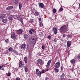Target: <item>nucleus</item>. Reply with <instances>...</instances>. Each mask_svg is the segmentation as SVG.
<instances>
[{"mask_svg": "<svg viewBox=\"0 0 80 80\" xmlns=\"http://www.w3.org/2000/svg\"><path fill=\"white\" fill-rule=\"evenodd\" d=\"M61 70H63V68H61Z\"/></svg>", "mask_w": 80, "mask_h": 80, "instance_id": "09e8293b", "label": "nucleus"}, {"mask_svg": "<svg viewBox=\"0 0 80 80\" xmlns=\"http://www.w3.org/2000/svg\"><path fill=\"white\" fill-rule=\"evenodd\" d=\"M6 17L5 15L4 14H0V19H3V18H5Z\"/></svg>", "mask_w": 80, "mask_h": 80, "instance_id": "1a4fd4ad", "label": "nucleus"}, {"mask_svg": "<svg viewBox=\"0 0 80 80\" xmlns=\"http://www.w3.org/2000/svg\"><path fill=\"white\" fill-rule=\"evenodd\" d=\"M46 72V71H45V70H42L41 71V73H45V72Z\"/></svg>", "mask_w": 80, "mask_h": 80, "instance_id": "72a5a7b5", "label": "nucleus"}, {"mask_svg": "<svg viewBox=\"0 0 80 80\" xmlns=\"http://www.w3.org/2000/svg\"><path fill=\"white\" fill-rule=\"evenodd\" d=\"M30 22H31V23H32V22H33V19H30Z\"/></svg>", "mask_w": 80, "mask_h": 80, "instance_id": "ea45409f", "label": "nucleus"}, {"mask_svg": "<svg viewBox=\"0 0 80 80\" xmlns=\"http://www.w3.org/2000/svg\"><path fill=\"white\" fill-rule=\"evenodd\" d=\"M78 9H80V2L79 5Z\"/></svg>", "mask_w": 80, "mask_h": 80, "instance_id": "a18cd8bd", "label": "nucleus"}, {"mask_svg": "<svg viewBox=\"0 0 80 80\" xmlns=\"http://www.w3.org/2000/svg\"><path fill=\"white\" fill-rule=\"evenodd\" d=\"M33 32H34V30L32 28L29 30V33L30 34H32Z\"/></svg>", "mask_w": 80, "mask_h": 80, "instance_id": "2eb2a0df", "label": "nucleus"}, {"mask_svg": "<svg viewBox=\"0 0 80 80\" xmlns=\"http://www.w3.org/2000/svg\"><path fill=\"white\" fill-rule=\"evenodd\" d=\"M77 59H78V60H80V54H79L77 56Z\"/></svg>", "mask_w": 80, "mask_h": 80, "instance_id": "7c9ffc66", "label": "nucleus"}, {"mask_svg": "<svg viewBox=\"0 0 80 80\" xmlns=\"http://www.w3.org/2000/svg\"><path fill=\"white\" fill-rule=\"evenodd\" d=\"M5 42H6V43H8L9 42V40L8 39H6V40H5Z\"/></svg>", "mask_w": 80, "mask_h": 80, "instance_id": "f704fd0d", "label": "nucleus"}, {"mask_svg": "<svg viewBox=\"0 0 80 80\" xmlns=\"http://www.w3.org/2000/svg\"><path fill=\"white\" fill-rule=\"evenodd\" d=\"M40 27H42L43 26V23L42 22H40V24H39Z\"/></svg>", "mask_w": 80, "mask_h": 80, "instance_id": "c9c22d12", "label": "nucleus"}, {"mask_svg": "<svg viewBox=\"0 0 80 80\" xmlns=\"http://www.w3.org/2000/svg\"><path fill=\"white\" fill-rule=\"evenodd\" d=\"M8 76V77H10V75H11V73H10V72H8V74L7 75Z\"/></svg>", "mask_w": 80, "mask_h": 80, "instance_id": "58836bf2", "label": "nucleus"}, {"mask_svg": "<svg viewBox=\"0 0 80 80\" xmlns=\"http://www.w3.org/2000/svg\"><path fill=\"white\" fill-rule=\"evenodd\" d=\"M57 41V38H55L54 39V42H56Z\"/></svg>", "mask_w": 80, "mask_h": 80, "instance_id": "4c0bfd02", "label": "nucleus"}, {"mask_svg": "<svg viewBox=\"0 0 80 80\" xmlns=\"http://www.w3.org/2000/svg\"><path fill=\"white\" fill-rule=\"evenodd\" d=\"M17 32L18 33V34H21L23 32V30L22 29H19L17 31Z\"/></svg>", "mask_w": 80, "mask_h": 80, "instance_id": "6ab92c4d", "label": "nucleus"}, {"mask_svg": "<svg viewBox=\"0 0 80 80\" xmlns=\"http://www.w3.org/2000/svg\"><path fill=\"white\" fill-rule=\"evenodd\" d=\"M2 22H3L4 23H5L7 22V20L6 19H3L2 20Z\"/></svg>", "mask_w": 80, "mask_h": 80, "instance_id": "cd10ccee", "label": "nucleus"}, {"mask_svg": "<svg viewBox=\"0 0 80 80\" xmlns=\"http://www.w3.org/2000/svg\"><path fill=\"white\" fill-rule=\"evenodd\" d=\"M26 1H31V0H26Z\"/></svg>", "mask_w": 80, "mask_h": 80, "instance_id": "de8ad7c7", "label": "nucleus"}, {"mask_svg": "<svg viewBox=\"0 0 80 80\" xmlns=\"http://www.w3.org/2000/svg\"><path fill=\"white\" fill-rule=\"evenodd\" d=\"M52 12L53 13H55L57 12V9L55 8H53L52 10Z\"/></svg>", "mask_w": 80, "mask_h": 80, "instance_id": "a878e982", "label": "nucleus"}, {"mask_svg": "<svg viewBox=\"0 0 80 80\" xmlns=\"http://www.w3.org/2000/svg\"><path fill=\"white\" fill-rule=\"evenodd\" d=\"M48 39H50V38H51V36L49 35L48 36Z\"/></svg>", "mask_w": 80, "mask_h": 80, "instance_id": "a19ab883", "label": "nucleus"}, {"mask_svg": "<svg viewBox=\"0 0 80 80\" xmlns=\"http://www.w3.org/2000/svg\"><path fill=\"white\" fill-rule=\"evenodd\" d=\"M12 1L14 3H15L16 4L18 3V0H12Z\"/></svg>", "mask_w": 80, "mask_h": 80, "instance_id": "393cba45", "label": "nucleus"}, {"mask_svg": "<svg viewBox=\"0 0 80 80\" xmlns=\"http://www.w3.org/2000/svg\"><path fill=\"white\" fill-rule=\"evenodd\" d=\"M63 8H60L59 10V12H62V11H63Z\"/></svg>", "mask_w": 80, "mask_h": 80, "instance_id": "2f4dec72", "label": "nucleus"}, {"mask_svg": "<svg viewBox=\"0 0 80 80\" xmlns=\"http://www.w3.org/2000/svg\"><path fill=\"white\" fill-rule=\"evenodd\" d=\"M50 63H51V60H49L46 66L47 68H49V67H50Z\"/></svg>", "mask_w": 80, "mask_h": 80, "instance_id": "9d476101", "label": "nucleus"}, {"mask_svg": "<svg viewBox=\"0 0 80 80\" xmlns=\"http://www.w3.org/2000/svg\"><path fill=\"white\" fill-rule=\"evenodd\" d=\"M67 26L66 25H64L60 28V30L62 33H64L65 32L67 31Z\"/></svg>", "mask_w": 80, "mask_h": 80, "instance_id": "f257e3e1", "label": "nucleus"}, {"mask_svg": "<svg viewBox=\"0 0 80 80\" xmlns=\"http://www.w3.org/2000/svg\"><path fill=\"white\" fill-rule=\"evenodd\" d=\"M12 52H13V53H14L15 55H18V52H17V51H16L15 50H13Z\"/></svg>", "mask_w": 80, "mask_h": 80, "instance_id": "b1692460", "label": "nucleus"}, {"mask_svg": "<svg viewBox=\"0 0 80 80\" xmlns=\"http://www.w3.org/2000/svg\"><path fill=\"white\" fill-rule=\"evenodd\" d=\"M9 52H12L13 50V48H12L10 47L8 49Z\"/></svg>", "mask_w": 80, "mask_h": 80, "instance_id": "c756f323", "label": "nucleus"}, {"mask_svg": "<svg viewBox=\"0 0 80 80\" xmlns=\"http://www.w3.org/2000/svg\"><path fill=\"white\" fill-rule=\"evenodd\" d=\"M23 37L24 39L25 40H27L28 38H29V36L28 35L26 34H25L23 35Z\"/></svg>", "mask_w": 80, "mask_h": 80, "instance_id": "f8f14e48", "label": "nucleus"}, {"mask_svg": "<svg viewBox=\"0 0 80 80\" xmlns=\"http://www.w3.org/2000/svg\"><path fill=\"white\" fill-rule=\"evenodd\" d=\"M38 20H39V21H40V22H41V21H42V18H38Z\"/></svg>", "mask_w": 80, "mask_h": 80, "instance_id": "37998d69", "label": "nucleus"}, {"mask_svg": "<svg viewBox=\"0 0 80 80\" xmlns=\"http://www.w3.org/2000/svg\"><path fill=\"white\" fill-rule=\"evenodd\" d=\"M65 76V74L64 73H63L61 76V78L62 79H63Z\"/></svg>", "mask_w": 80, "mask_h": 80, "instance_id": "4be33fe9", "label": "nucleus"}, {"mask_svg": "<svg viewBox=\"0 0 80 80\" xmlns=\"http://www.w3.org/2000/svg\"><path fill=\"white\" fill-rule=\"evenodd\" d=\"M70 62L72 64H74L75 63V60L74 59H72L70 60Z\"/></svg>", "mask_w": 80, "mask_h": 80, "instance_id": "a211bd4d", "label": "nucleus"}, {"mask_svg": "<svg viewBox=\"0 0 80 80\" xmlns=\"http://www.w3.org/2000/svg\"><path fill=\"white\" fill-rule=\"evenodd\" d=\"M36 73L39 76V77H41V72L39 71V69H37L36 70Z\"/></svg>", "mask_w": 80, "mask_h": 80, "instance_id": "20e7f679", "label": "nucleus"}, {"mask_svg": "<svg viewBox=\"0 0 80 80\" xmlns=\"http://www.w3.org/2000/svg\"><path fill=\"white\" fill-rule=\"evenodd\" d=\"M19 8L20 9V10H22V5L21 3L19 2Z\"/></svg>", "mask_w": 80, "mask_h": 80, "instance_id": "5701e85b", "label": "nucleus"}, {"mask_svg": "<svg viewBox=\"0 0 80 80\" xmlns=\"http://www.w3.org/2000/svg\"><path fill=\"white\" fill-rule=\"evenodd\" d=\"M54 70L56 72H58L59 71L58 69V68H56L54 69Z\"/></svg>", "mask_w": 80, "mask_h": 80, "instance_id": "bb28decb", "label": "nucleus"}, {"mask_svg": "<svg viewBox=\"0 0 80 80\" xmlns=\"http://www.w3.org/2000/svg\"><path fill=\"white\" fill-rule=\"evenodd\" d=\"M63 37H66L65 34H63Z\"/></svg>", "mask_w": 80, "mask_h": 80, "instance_id": "c03bdc74", "label": "nucleus"}, {"mask_svg": "<svg viewBox=\"0 0 80 80\" xmlns=\"http://www.w3.org/2000/svg\"><path fill=\"white\" fill-rule=\"evenodd\" d=\"M48 70H49L48 69H47L45 70L46 72H47V71H48Z\"/></svg>", "mask_w": 80, "mask_h": 80, "instance_id": "49530a36", "label": "nucleus"}, {"mask_svg": "<svg viewBox=\"0 0 80 80\" xmlns=\"http://www.w3.org/2000/svg\"><path fill=\"white\" fill-rule=\"evenodd\" d=\"M60 66V61H58V62L54 65V67L55 68H59Z\"/></svg>", "mask_w": 80, "mask_h": 80, "instance_id": "7ed1b4c3", "label": "nucleus"}, {"mask_svg": "<svg viewBox=\"0 0 80 80\" xmlns=\"http://www.w3.org/2000/svg\"><path fill=\"white\" fill-rule=\"evenodd\" d=\"M14 18V17L12 15H10L9 16L8 18L9 20H13V19Z\"/></svg>", "mask_w": 80, "mask_h": 80, "instance_id": "f3484780", "label": "nucleus"}, {"mask_svg": "<svg viewBox=\"0 0 80 80\" xmlns=\"http://www.w3.org/2000/svg\"><path fill=\"white\" fill-rule=\"evenodd\" d=\"M19 67L20 68H22L24 66V64H23V62L22 61H20L19 62Z\"/></svg>", "mask_w": 80, "mask_h": 80, "instance_id": "39448f33", "label": "nucleus"}, {"mask_svg": "<svg viewBox=\"0 0 80 80\" xmlns=\"http://www.w3.org/2000/svg\"><path fill=\"white\" fill-rule=\"evenodd\" d=\"M53 30L54 34H57V32H58L57 28L55 27L53 28Z\"/></svg>", "mask_w": 80, "mask_h": 80, "instance_id": "6e6552de", "label": "nucleus"}, {"mask_svg": "<svg viewBox=\"0 0 80 80\" xmlns=\"http://www.w3.org/2000/svg\"><path fill=\"white\" fill-rule=\"evenodd\" d=\"M38 5L39 7H40L41 8H43L44 7V4L43 3L41 2H39Z\"/></svg>", "mask_w": 80, "mask_h": 80, "instance_id": "9b49d317", "label": "nucleus"}, {"mask_svg": "<svg viewBox=\"0 0 80 80\" xmlns=\"http://www.w3.org/2000/svg\"><path fill=\"white\" fill-rule=\"evenodd\" d=\"M13 8V6H9L7 8H6V10H11V9H12Z\"/></svg>", "mask_w": 80, "mask_h": 80, "instance_id": "4468645a", "label": "nucleus"}, {"mask_svg": "<svg viewBox=\"0 0 80 80\" xmlns=\"http://www.w3.org/2000/svg\"><path fill=\"white\" fill-rule=\"evenodd\" d=\"M29 40H34V39L32 37H30L29 38Z\"/></svg>", "mask_w": 80, "mask_h": 80, "instance_id": "c85d7f7f", "label": "nucleus"}, {"mask_svg": "<svg viewBox=\"0 0 80 80\" xmlns=\"http://www.w3.org/2000/svg\"><path fill=\"white\" fill-rule=\"evenodd\" d=\"M71 44H72V43H71V41H67V45L68 47H70Z\"/></svg>", "mask_w": 80, "mask_h": 80, "instance_id": "ddd939ff", "label": "nucleus"}, {"mask_svg": "<svg viewBox=\"0 0 80 80\" xmlns=\"http://www.w3.org/2000/svg\"><path fill=\"white\" fill-rule=\"evenodd\" d=\"M45 80H47V79H46Z\"/></svg>", "mask_w": 80, "mask_h": 80, "instance_id": "3c124183", "label": "nucleus"}, {"mask_svg": "<svg viewBox=\"0 0 80 80\" xmlns=\"http://www.w3.org/2000/svg\"><path fill=\"white\" fill-rule=\"evenodd\" d=\"M24 62L25 63H27V61L28 60V58L27 57H24Z\"/></svg>", "mask_w": 80, "mask_h": 80, "instance_id": "aec40b11", "label": "nucleus"}, {"mask_svg": "<svg viewBox=\"0 0 80 80\" xmlns=\"http://www.w3.org/2000/svg\"><path fill=\"white\" fill-rule=\"evenodd\" d=\"M25 72H28V68H25Z\"/></svg>", "mask_w": 80, "mask_h": 80, "instance_id": "e433bc0d", "label": "nucleus"}, {"mask_svg": "<svg viewBox=\"0 0 80 80\" xmlns=\"http://www.w3.org/2000/svg\"><path fill=\"white\" fill-rule=\"evenodd\" d=\"M25 67H26V66H25Z\"/></svg>", "mask_w": 80, "mask_h": 80, "instance_id": "8fccbe9b", "label": "nucleus"}, {"mask_svg": "<svg viewBox=\"0 0 80 80\" xmlns=\"http://www.w3.org/2000/svg\"><path fill=\"white\" fill-rule=\"evenodd\" d=\"M21 49H23V50H25L26 48V44L25 43H23L21 46Z\"/></svg>", "mask_w": 80, "mask_h": 80, "instance_id": "0eeeda50", "label": "nucleus"}, {"mask_svg": "<svg viewBox=\"0 0 80 80\" xmlns=\"http://www.w3.org/2000/svg\"><path fill=\"white\" fill-rule=\"evenodd\" d=\"M42 50H45V48H46V47H45V46L43 45L42 47Z\"/></svg>", "mask_w": 80, "mask_h": 80, "instance_id": "473e14b6", "label": "nucleus"}, {"mask_svg": "<svg viewBox=\"0 0 80 80\" xmlns=\"http://www.w3.org/2000/svg\"><path fill=\"white\" fill-rule=\"evenodd\" d=\"M11 38H13V39H15L17 38V35L15 34H12L11 35Z\"/></svg>", "mask_w": 80, "mask_h": 80, "instance_id": "423d86ee", "label": "nucleus"}, {"mask_svg": "<svg viewBox=\"0 0 80 80\" xmlns=\"http://www.w3.org/2000/svg\"><path fill=\"white\" fill-rule=\"evenodd\" d=\"M16 80H20V78H16Z\"/></svg>", "mask_w": 80, "mask_h": 80, "instance_id": "79ce46f5", "label": "nucleus"}, {"mask_svg": "<svg viewBox=\"0 0 80 80\" xmlns=\"http://www.w3.org/2000/svg\"><path fill=\"white\" fill-rule=\"evenodd\" d=\"M36 63L37 64L38 66H42L43 65L42 63V60L41 59H39L36 61Z\"/></svg>", "mask_w": 80, "mask_h": 80, "instance_id": "f03ea898", "label": "nucleus"}, {"mask_svg": "<svg viewBox=\"0 0 80 80\" xmlns=\"http://www.w3.org/2000/svg\"><path fill=\"white\" fill-rule=\"evenodd\" d=\"M39 12L37 11H36L35 13H34V15L35 16H38L39 15Z\"/></svg>", "mask_w": 80, "mask_h": 80, "instance_id": "412c9836", "label": "nucleus"}, {"mask_svg": "<svg viewBox=\"0 0 80 80\" xmlns=\"http://www.w3.org/2000/svg\"><path fill=\"white\" fill-rule=\"evenodd\" d=\"M4 67H5L4 65H1V66H0V69H1L2 70H4Z\"/></svg>", "mask_w": 80, "mask_h": 80, "instance_id": "dca6fc26", "label": "nucleus"}]
</instances>
